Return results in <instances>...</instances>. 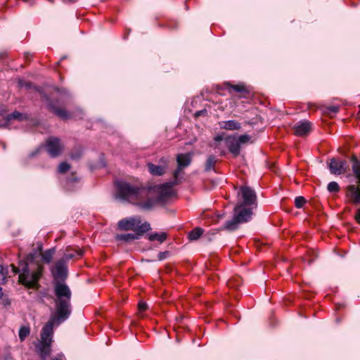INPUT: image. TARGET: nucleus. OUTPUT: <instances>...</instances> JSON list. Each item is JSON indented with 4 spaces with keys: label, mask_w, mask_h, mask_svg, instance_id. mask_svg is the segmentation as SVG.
<instances>
[{
    "label": "nucleus",
    "mask_w": 360,
    "mask_h": 360,
    "mask_svg": "<svg viewBox=\"0 0 360 360\" xmlns=\"http://www.w3.org/2000/svg\"><path fill=\"white\" fill-rule=\"evenodd\" d=\"M311 124L308 121H302L297 122L294 126L295 134L302 136L307 135L311 131Z\"/></svg>",
    "instance_id": "obj_15"
},
{
    "label": "nucleus",
    "mask_w": 360,
    "mask_h": 360,
    "mask_svg": "<svg viewBox=\"0 0 360 360\" xmlns=\"http://www.w3.org/2000/svg\"><path fill=\"white\" fill-rule=\"evenodd\" d=\"M238 204L256 207L257 195L255 190L247 186H241L238 193Z\"/></svg>",
    "instance_id": "obj_7"
},
{
    "label": "nucleus",
    "mask_w": 360,
    "mask_h": 360,
    "mask_svg": "<svg viewBox=\"0 0 360 360\" xmlns=\"http://www.w3.org/2000/svg\"><path fill=\"white\" fill-rule=\"evenodd\" d=\"M202 112H203V111H198V112H197L195 113V115H196V116H199V115H200L201 114H202Z\"/></svg>",
    "instance_id": "obj_40"
},
{
    "label": "nucleus",
    "mask_w": 360,
    "mask_h": 360,
    "mask_svg": "<svg viewBox=\"0 0 360 360\" xmlns=\"http://www.w3.org/2000/svg\"><path fill=\"white\" fill-rule=\"evenodd\" d=\"M7 278V271H6L4 267L0 265V284H4Z\"/></svg>",
    "instance_id": "obj_29"
},
{
    "label": "nucleus",
    "mask_w": 360,
    "mask_h": 360,
    "mask_svg": "<svg viewBox=\"0 0 360 360\" xmlns=\"http://www.w3.org/2000/svg\"><path fill=\"white\" fill-rule=\"evenodd\" d=\"M250 139V137L248 134H243L237 137V141H238V144L240 146V144H244L248 143Z\"/></svg>",
    "instance_id": "obj_30"
},
{
    "label": "nucleus",
    "mask_w": 360,
    "mask_h": 360,
    "mask_svg": "<svg viewBox=\"0 0 360 360\" xmlns=\"http://www.w3.org/2000/svg\"><path fill=\"white\" fill-rule=\"evenodd\" d=\"M55 253V249L51 248L46 250L42 254V259L46 263H50L53 259V255Z\"/></svg>",
    "instance_id": "obj_23"
},
{
    "label": "nucleus",
    "mask_w": 360,
    "mask_h": 360,
    "mask_svg": "<svg viewBox=\"0 0 360 360\" xmlns=\"http://www.w3.org/2000/svg\"><path fill=\"white\" fill-rule=\"evenodd\" d=\"M217 159L214 155L208 156L205 163V170L210 171L214 169Z\"/></svg>",
    "instance_id": "obj_24"
},
{
    "label": "nucleus",
    "mask_w": 360,
    "mask_h": 360,
    "mask_svg": "<svg viewBox=\"0 0 360 360\" xmlns=\"http://www.w3.org/2000/svg\"><path fill=\"white\" fill-rule=\"evenodd\" d=\"M140 236L137 235L136 233H124V234H117L115 236L117 240L129 242L138 239Z\"/></svg>",
    "instance_id": "obj_20"
},
{
    "label": "nucleus",
    "mask_w": 360,
    "mask_h": 360,
    "mask_svg": "<svg viewBox=\"0 0 360 360\" xmlns=\"http://www.w3.org/2000/svg\"><path fill=\"white\" fill-rule=\"evenodd\" d=\"M30 334V329L27 327H22L19 330V338L23 340Z\"/></svg>",
    "instance_id": "obj_27"
},
{
    "label": "nucleus",
    "mask_w": 360,
    "mask_h": 360,
    "mask_svg": "<svg viewBox=\"0 0 360 360\" xmlns=\"http://www.w3.org/2000/svg\"><path fill=\"white\" fill-rule=\"evenodd\" d=\"M168 254L167 252H160L158 254V259L159 260H162L166 258V255Z\"/></svg>",
    "instance_id": "obj_34"
},
{
    "label": "nucleus",
    "mask_w": 360,
    "mask_h": 360,
    "mask_svg": "<svg viewBox=\"0 0 360 360\" xmlns=\"http://www.w3.org/2000/svg\"><path fill=\"white\" fill-rule=\"evenodd\" d=\"M65 1H75V0H64Z\"/></svg>",
    "instance_id": "obj_42"
},
{
    "label": "nucleus",
    "mask_w": 360,
    "mask_h": 360,
    "mask_svg": "<svg viewBox=\"0 0 360 360\" xmlns=\"http://www.w3.org/2000/svg\"><path fill=\"white\" fill-rule=\"evenodd\" d=\"M57 91L60 94H62V92H60V91L59 89H57Z\"/></svg>",
    "instance_id": "obj_44"
},
{
    "label": "nucleus",
    "mask_w": 360,
    "mask_h": 360,
    "mask_svg": "<svg viewBox=\"0 0 360 360\" xmlns=\"http://www.w3.org/2000/svg\"><path fill=\"white\" fill-rule=\"evenodd\" d=\"M49 108L57 116L63 120H68L71 117L70 115L63 108H56L52 102L49 103Z\"/></svg>",
    "instance_id": "obj_19"
},
{
    "label": "nucleus",
    "mask_w": 360,
    "mask_h": 360,
    "mask_svg": "<svg viewBox=\"0 0 360 360\" xmlns=\"http://www.w3.org/2000/svg\"><path fill=\"white\" fill-rule=\"evenodd\" d=\"M25 86H26V88H29L30 89L31 87V84L30 83H26Z\"/></svg>",
    "instance_id": "obj_41"
},
{
    "label": "nucleus",
    "mask_w": 360,
    "mask_h": 360,
    "mask_svg": "<svg viewBox=\"0 0 360 360\" xmlns=\"http://www.w3.org/2000/svg\"><path fill=\"white\" fill-rule=\"evenodd\" d=\"M44 97H45V99H46V100H47V101L49 100V98H48V97H47V96H44Z\"/></svg>",
    "instance_id": "obj_45"
},
{
    "label": "nucleus",
    "mask_w": 360,
    "mask_h": 360,
    "mask_svg": "<svg viewBox=\"0 0 360 360\" xmlns=\"http://www.w3.org/2000/svg\"><path fill=\"white\" fill-rule=\"evenodd\" d=\"M14 274H19V282L28 288H34L42 274V266L38 265L36 270L30 271L26 262H20L18 267L11 265Z\"/></svg>",
    "instance_id": "obj_3"
},
{
    "label": "nucleus",
    "mask_w": 360,
    "mask_h": 360,
    "mask_svg": "<svg viewBox=\"0 0 360 360\" xmlns=\"http://www.w3.org/2000/svg\"><path fill=\"white\" fill-rule=\"evenodd\" d=\"M330 171L333 174H341L347 170V163L344 160L333 158L329 164Z\"/></svg>",
    "instance_id": "obj_13"
},
{
    "label": "nucleus",
    "mask_w": 360,
    "mask_h": 360,
    "mask_svg": "<svg viewBox=\"0 0 360 360\" xmlns=\"http://www.w3.org/2000/svg\"><path fill=\"white\" fill-rule=\"evenodd\" d=\"M354 219L358 224H360V208H359L355 214Z\"/></svg>",
    "instance_id": "obj_33"
},
{
    "label": "nucleus",
    "mask_w": 360,
    "mask_h": 360,
    "mask_svg": "<svg viewBox=\"0 0 360 360\" xmlns=\"http://www.w3.org/2000/svg\"><path fill=\"white\" fill-rule=\"evenodd\" d=\"M27 119V116L25 114H22L18 111H15L11 114H9L5 121L0 123V126L1 127H6L9 126L10 122L13 120H17L19 121H22Z\"/></svg>",
    "instance_id": "obj_16"
},
{
    "label": "nucleus",
    "mask_w": 360,
    "mask_h": 360,
    "mask_svg": "<svg viewBox=\"0 0 360 360\" xmlns=\"http://www.w3.org/2000/svg\"><path fill=\"white\" fill-rule=\"evenodd\" d=\"M161 165H156L153 163H148V169L150 173L154 176H161L166 172L167 169V160L162 158L160 160Z\"/></svg>",
    "instance_id": "obj_12"
},
{
    "label": "nucleus",
    "mask_w": 360,
    "mask_h": 360,
    "mask_svg": "<svg viewBox=\"0 0 360 360\" xmlns=\"http://www.w3.org/2000/svg\"><path fill=\"white\" fill-rule=\"evenodd\" d=\"M83 255V251L79 248L75 249L71 247H68L66 248L65 252L64 253L63 257L61 258L65 260L67 263L69 260L79 257Z\"/></svg>",
    "instance_id": "obj_17"
},
{
    "label": "nucleus",
    "mask_w": 360,
    "mask_h": 360,
    "mask_svg": "<svg viewBox=\"0 0 360 360\" xmlns=\"http://www.w3.org/2000/svg\"><path fill=\"white\" fill-rule=\"evenodd\" d=\"M55 296V312L51 314L49 321L44 325L41 333V347L40 351L44 356L48 355L50 352L53 328L66 321L72 312V292L68 286L63 283H56Z\"/></svg>",
    "instance_id": "obj_1"
},
{
    "label": "nucleus",
    "mask_w": 360,
    "mask_h": 360,
    "mask_svg": "<svg viewBox=\"0 0 360 360\" xmlns=\"http://www.w3.org/2000/svg\"><path fill=\"white\" fill-rule=\"evenodd\" d=\"M254 208L237 204L234 208L233 218L226 222L225 228L228 230H235L238 224L249 221L252 217Z\"/></svg>",
    "instance_id": "obj_4"
},
{
    "label": "nucleus",
    "mask_w": 360,
    "mask_h": 360,
    "mask_svg": "<svg viewBox=\"0 0 360 360\" xmlns=\"http://www.w3.org/2000/svg\"><path fill=\"white\" fill-rule=\"evenodd\" d=\"M352 171L358 179V184L349 185L346 188V197L354 205H360V161L354 158L352 160Z\"/></svg>",
    "instance_id": "obj_5"
},
{
    "label": "nucleus",
    "mask_w": 360,
    "mask_h": 360,
    "mask_svg": "<svg viewBox=\"0 0 360 360\" xmlns=\"http://www.w3.org/2000/svg\"><path fill=\"white\" fill-rule=\"evenodd\" d=\"M229 91L233 90L237 92H243L245 91V88L243 85L241 84H237V85H229Z\"/></svg>",
    "instance_id": "obj_28"
},
{
    "label": "nucleus",
    "mask_w": 360,
    "mask_h": 360,
    "mask_svg": "<svg viewBox=\"0 0 360 360\" xmlns=\"http://www.w3.org/2000/svg\"><path fill=\"white\" fill-rule=\"evenodd\" d=\"M52 360H65L63 355H58L57 356L52 359Z\"/></svg>",
    "instance_id": "obj_37"
},
{
    "label": "nucleus",
    "mask_w": 360,
    "mask_h": 360,
    "mask_svg": "<svg viewBox=\"0 0 360 360\" xmlns=\"http://www.w3.org/2000/svg\"><path fill=\"white\" fill-rule=\"evenodd\" d=\"M177 184L178 180L175 179L172 182H168L160 186L158 188L159 195L158 200L160 202H165L175 196L176 193L173 188V186Z\"/></svg>",
    "instance_id": "obj_10"
},
{
    "label": "nucleus",
    "mask_w": 360,
    "mask_h": 360,
    "mask_svg": "<svg viewBox=\"0 0 360 360\" xmlns=\"http://www.w3.org/2000/svg\"><path fill=\"white\" fill-rule=\"evenodd\" d=\"M51 273L54 278L53 286L55 287L56 284L63 283L65 284L64 281L68 276V266L67 262L60 259L58 260L54 266L51 269ZM68 286V285L66 284Z\"/></svg>",
    "instance_id": "obj_8"
},
{
    "label": "nucleus",
    "mask_w": 360,
    "mask_h": 360,
    "mask_svg": "<svg viewBox=\"0 0 360 360\" xmlns=\"http://www.w3.org/2000/svg\"><path fill=\"white\" fill-rule=\"evenodd\" d=\"M79 156H80L79 155H73V154H72V155H71V158H72V159L79 158Z\"/></svg>",
    "instance_id": "obj_38"
},
{
    "label": "nucleus",
    "mask_w": 360,
    "mask_h": 360,
    "mask_svg": "<svg viewBox=\"0 0 360 360\" xmlns=\"http://www.w3.org/2000/svg\"><path fill=\"white\" fill-rule=\"evenodd\" d=\"M330 110L334 113H336L339 110V108L338 106H332L330 108Z\"/></svg>",
    "instance_id": "obj_36"
},
{
    "label": "nucleus",
    "mask_w": 360,
    "mask_h": 360,
    "mask_svg": "<svg viewBox=\"0 0 360 360\" xmlns=\"http://www.w3.org/2000/svg\"><path fill=\"white\" fill-rule=\"evenodd\" d=\"M70 166L69 164H68L67 162H61L59 165H58V171L59 173H65L69 169H70Z\"/></svg>",
    "instance_id": "obj_31"
},
{
    "label": "nucleus",
    "mask_w": 360,
    "mask_h": 360,
    "mask_svg": "<svg viewBox=\"0 0 360 360\" xmlns=\"http://www.w3.org/2000/svg\"><path fill=\"white\" fill-rule=\"evenodd\" d=\"M3 295V290L2 288L0 287V299L2 298Z\"/></svg>",
    "instance_id": "obj_39"
},
{
    "label": "nucleus",
    "mask_w": 360,
    "mask_h": 360,
    "mask_svg": "<svg viewBox=\"0 0 360 360\" xmlns=\"http://www.w3.org/2000/svg\"><path fill=\"white\" fill-rule=\"evenodd\" d=\"M328 190L330 192L336 193L340 190V186L335 181H331L328 184Z\"/></svg>",
    "instance_id": "obj_25"
},
{
    "label": "nucleus",
    "mask_w": 360,
    "mask_h": 360,
    "mask_svg": "<svg viewBox=\"0 0 360 360\" xmlns=\"http://www.w3.org/2000/svg\"><path fill=\"white\" fill-rule=\"evenodd\" d=\"M192 155L191 153H181L179 154L176 157L177 161V168L174 172V177L176 179H178L179 175L181 173V170L188 166L190 165L191 162Z\"/></svg>",
    "instance_id": "obj_11"
},
{
    "label": "nucleus",
    "mask_w": 360,
    "mask_h": 360,
    "mask_svg": "<svg viewBox=\"0 0 360 360\" xmlns=\"http://www.w3.org/2000/svg\"><path fill=\"white\" fill-rule=\"evenodd\" d=\"M203 233L202 229L196 227L193 229L188 234V238L191 240H195L198 239Z\"/></svg>",
    "instance_id": "obj_22"
},
{
    "label": "nucleus",
    "mask_w": 360,
    "mask_h": 360,
    "mask_svg": "<svg viewBox=\"0 0 360 360\" xmlns=\"http://www.w3.org/2000/svg\"><path fill=\"white\" fill-rule=\"evenodd\" d=\"M219 126L222 129L229 131L239 130L241 128V124L234 120L221 121L219 122Z\"/></svg>",
    "instance_id": "obj_18"
},
{
    "label": "nucleus",
    "mask_w": 360,
    "mask_h": 360,
    "mask_svg": "<svg viewBox=\"0 0 360 360\" xmlns=\"http://www.w3.org/2000/svg\"><path fill=\"white\" fill-rule=\"evenodd\" d=\"M306 203V200L302 196L296 197L295 199V205L297 208H301Z\"/></svg>",
    "instance_id": "obj_26"
},
{
    "label": "nucleus",
    "mask_w": 360,
    "mask_h": 360,
    "mask_svg": "<svg viewBox=\"0 0 360 360\" xmlns=\"http://www.w3.org/2000/svg\"><path fill=\"white\" fill-rule=\"evenodd\" d=\"M224 142L230 153H231L234 156L239 155L240 152V146L238 144V141H237L236 136H229L225 138Z\"/></svg>",
    "instance_id": "obj_14"
},
{
    "label": "nucleus",
    "mask_w": 360,
    "mask_h": 360,
    "mask_svg": "<svg viewBox=\"0 0 360 360\" xmlns=\"http://www.w3.org/2000/svg\"><path fill=\"white\" fill-rule=\"evenodd\" d=\"M118 227L122 231H134L139 236H141L150 229V224L148 222L141 224L139 217H128L120 220L118 222Z\"/></svg>",
    "instance_id": "obj_6"
},
{
    "label": "nucleus",
    "mask_w": 360,
    "mask_h": 360,
    "mask_svg": "<svg viewBox=\"0 0 360 360\" xmlns=\"http://www.w3.org/2000/svg\"><path fill=\"white\" fill-rule=\"evenodd\" d=\"M147 309V304L146 302H139V310L140 311H143Z\"/></svg>",
    "instance_id": "obj_32"
},
{
    "label": "nucleus",
    "mask_w": 360,
    "mask_h": 360,
    "mask_svg": "<svg viewBox=\"0 0 360 360\" xmlns=\"http://www.w3.org/2000/svg\"><path fill=\"white\" fill-rule=\"evenodd\" d=\"M115 188L117 198L136 205L143 210H149L155 204L156 200L151 198L152 191L142 186L117 181Z\"/></svg>",
    "instance_id": "obj_2"
},
{
    "label": "nucleus",
    "mask_w": 360,
    "mask_h": 360,
    "mask_svg": "<svg viewBox=\"0 0 360 360\" xmlns=\"http://www.w3.org/2000/svg\"><path fill=\"white\" fill-rule=\"evenodd\" d=\"M225 139H224V136L222 135H217L214 137V141L216 142H219V141H221L223 140H224Z\"/></svg>",
    "instance_id": "obj_35"
},
{
    "label": "nucleus",
    "mask_w": 360,
    "mask_h": 360,
    "mask_svg": "<svg viewBox=\"0 0 360 360\" xmlns=\"http://www.w3.org/2000/svg\"><path fill=\"white\" fill-rule=\"evenodd\" d=\"M45 148L51 158H56L60 155L64 146L59 139L50 137L46 140Z\"/></svg>",
    "instance_id": "obj_9"
},
{
    "label": "nucleus",
    "mask_w": 360,
    "mask_h": 360,
    "mask_svg": "<svg viewBox=\"0 0 360 360\" xmlns=\"http://www.w3.org/2000/svg\"><path fill=\"white\" fill-rule=\"evenodd\" d=\"M62 92H63V94H66V91H65V90H63V91H62Z\"/></svg>",
    "instance_id": "obj_43"
},
{
    "label": "nucleus",
    "mask_w": 360,
    "mask_h": 360,
    "mask_svg": "<svg viewBox=\"0 0 360 360\" xmlns=\"http://www.w3.org/2000/svg\"><path fill=\"white\" fill-rule=\"evenodd\" d=\"M167 238V234L164 232L162 233H153L148 236V240L150 241L158 240L160 243H163Z\"/></svg>",
    "instance_id": "obj_21"
}]
</instances>
